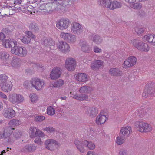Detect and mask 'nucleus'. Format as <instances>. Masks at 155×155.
<instances>
[{
	"label": "nucleus",
	"instance_id": "1",
	"mask_svg": "<svg viewBox=\"0 0 155 155\" xmlns=\"http://www.w3.org/2000/svg\"><path fill=\"white\" fill-rule=\"evenodd\" d=\"M130 43L142 52H147L150 50V46L147 43L138 39H132L130 40Z\"/></svg>",
	"mask_w": 155,
	"mask_h": 155
},
{
	"label": "nucleus",
	"instance_id": "2",
	"mask_svg": "<svg viewBox=\"0 0 155 155\" xmlns=\"http://www.w3.org/2000/svg\"><path fill=\"white\" fill-rule=\"evenodd\" d=\"M134 126L137 131L142 133H150L153 130V127L150 124L142 120L136 121Z\"/></svg>",
	"mask_w": 155,
	"mask_h": 155
},
{
	"label": "nucleus",
	"instance_id": "3",
	"mask_svg": "<svg viewBox=\"0 0 155 155\" xmlns=\"http://www.w3.org/2000/svg\"><path fill=\"white\" fill-rule=\"evenodd\" d=\"M9 101L12 104L16 105L23 102L25 98L23 96L20 94L15 93L9 94L8 97Z\"/></svg>",
	"mask_w": 155,
	"mask_h": 155
},
{
	"label": "nucleus",
	"instance_id": "4",
	"mask_svg": "<svg viewBox=\"0 0 155 155\" xmlns=\"http://www.w3.org/2000/svg\"><path fill=\"white\" fill-rule=\"evenodd\" d=\"M45 148L50 151H54L58 148L60 146L59 143L53 139H48L44 142Z\"/></svg>",
	"mask_w": 155,
	"mask_h": 155
},
{
	"label": "nucleus",
	"instance_id": "5",
	"mask_svg": "<svg viewBox=\"0 0 155 155\" xmlns=\"http://www.w3.org/2000/svg\"><path fill=\"white\" fill-rule=\"evenodd\" d=\"M31 86L36 90H41L45 85L44 81L36 77L32 78L31 80Z\"/></svg>",
	"mask_w": 155,
	"mask_h": 155
},
{
	"label": "nucleus",
	"instance_id": "6",
	"mask_svg": "<svg viewBox=\"0 0 155 155\" xmlns=\"http://www.w3.org/2000/svg\"><path fill=\"white\" fill-rule=\"evenodd\" d=\"M70 20L67 18H61L56 22V27L60 30H63L67 29L70 24Z\"/></svg>",
	"mask_w": 155,
	"mask_h": 155
},
{
	"label": "nucleus",
	"instance_id": "7",
	"mask_svg": "<svg viewBox=\"0 0 155 155\" xmlns=\"http://www.w3.org/2000/svg\"><path fill=\"white\" fill-rule=\"evenodd\" d=\"M137 61V58L134 56H130L126 59L122 64L125 69L129 68L135 65Z\"/></svg>",
	"mask_w": 155,
	"mask_h": 155
},
{
	"label": "nucleus",
	"instance_id": "8",
	"mask_svg": "<svg viewBox=\"0 0 155 155\" xmlns=\"http://www.w3.org/2000/svg\"><path fill=\"white\" fill-rule=\"evenodd\" d=\"M76 66V60L72 58H67L65 62V67L69 71H72L75 68Z\"/></svg>",
	"mask_w": 155,
	"mask_h": 155
},
{
	"label": "nucleus",
	"instance_id": "9",
	"mask_svg": "<svg viewBox=\"0 0 155 155\" xmlns=\"http://www.w3.org/2000/svg\"><path fill=\"white\" fill-rule=\"evenodd\" d=\"M61 73V70L60 67H54L50 72L49 78L52 80L58 79L60 78Z\"/></svg>",
	"mask_w": 155,
	"mask_h": 155
},
{
	"label": "nucleus",
	"instance_id": "10",
	"mask_svg": "<svg viewBox=\"0 0 155 155\" xmlns=\"http://www.w3.org/2000/svg\"><path fill=\"white\" fill-rule=\"evenodd\" d=\"M71 29L72 33L78 35H80L83 31V28L81 25L77 22L72 23Z\"/></svg>",
	"mask_w": 155,
	"mask_h": 155
},
{
	"label": "nucleus",
	"instance_id": "11",
	"mask_svg": "<svg viewBox=\"0 0 155 155\" xmlns=\"http://www.w3.org/2000/svg\"><path fill=\"white\" fill-rule=\"evenodd\" d=\"M74 143L78 150L81 153H84L86 151V140L81 141L76 140Z\"/></svg>",
	"mask_w": 155,
	"mask_h": 155
},
{
	"label": "nucleus",
	"instance_id": "12",
	"mask_svg": "<svg viewBox=\"0 0 155 155\" xmlns=\"http://www.w3.org/2000/svg\"><path fill=\"white\" fill-rule=\"evenodd\" d=\"M2 114L5 118L11 119L15 116L16 113L12 108L7 107L4 109Z\"/></svg>",
	"mask_w": 155,
	"mask_h": 155
},
{
	"label": "nucleus",
	"instance_id": "13",
	"mask_svg": "<svg viewBox=\"0 0 155 155\" xmlns=\"http://www.w3.org/2000/svg\"><path fill=\"white\" fill-rule=\"evenodd\" d=\"M57 48L59 51L64 53H68L70 51V46L67 42L64 41L59 42L58 44Z\"/></svg>",
	"mask_w": 155,
	"mask_h": 155
},
{
	"label": "nucleus",
	"instance_id": "14",
	"mask_svg": "<svg viewBox=\"0 0 155 155\" xmlns=\"http://www.w3.org/2000/svg\"><path fill=\"white\" fill-rule=\"evenodd\" d=\"M155 91V83L151 82L146 85L143 96H146L149 94L153 93Z\"/></svg>",
	"mask_w": 155,
	"mask_h": 155
},
{
	"label": "nucleus",
	"instance_id": "15",
	"mask_svg": "<svg viewBox=\"0 0 155 155\" xmlns=\"http://www.w3.org/2000/svg\"><path fill=\"white\" fill-rule=\"evenodd\" d=\"M85 113L91 118H94L98 114V110L97 107L94 106L88 107L86 108Z\"/></svg>",
	"mask_w": 155,
	"mask_h": 155
},
{
	"label": "nucleus",
	"instance_id": "16",
	"mask_svg": "<svg viewBox=\"0 0 155 155\" xmlns=\"http://www.w3.org/2000/svg\"><path fill=\"white\" fill-rule=\"evenodd\" d=\"M29 133L30 137L32 138H35L39 135L42 136H44L43 132L36 127H30L29 129Z\"/></svg>",
	"mask_w": 155,
	"mask_h": 155
},
{
	"label": "nucleus",
	"instance_id": "17",
	"mask_svg": "<svg viewBox=\"0 0 155 155\" xmlns=\"http://www.w3.org/2000/svg\"><path fill=\"white\" fill-rule=\"evenodd\" d=\"M143 41H146L150 45L155 46V34H148L142 37Z\"/></svg>",
	"mask_w": 155,
	"mask_h": 155
},
{
	"label": "nucleus",
	"instance_id": "18",
	"mask_svg": "<svg viewBox=\"0 0 155 155\" xmlns=\"http://www.w3.org/2000/svg\"><path fill=\"white\" fill-rule=\"evenodd\" d=\"M98 2L101 6L110 10H114V1L111 0H98Z\"/></svg>",
	"mask_w": 155,
	"mask_h": 155
},
{
	"label": "nucleus",
	"instance_id": "19",
	"mask_svg": "<svg viewBox=\"0 0 155 155\" xmlns=\"http://www.w3.org/2000/svg\"><path fill=\"white\" fill-rule=\"evenodd\" d=\"M2 45L7 48H11L15 45H17V42L13 39H7L3 41Z\"/></svg>",
	"mask_w": 155,
	"mask_h": 155
},
{
	"label": "nucleus",
	"instance_id": "20",
	"mask_svg": "<svg viewBox=\"0 0 155 155\" xmlns=\"http://www.w3.org/2000/svg\"><path fill=\"white\" fill-rule=\"evenodd\" d=\"M75 79L80 82H85L88 81L89 76L86 73H80L74 76Z\"/></svg>",
	"mask_w": 155,
	"mask_h": 155
},
{
	"label": "nucleus",
	"instance_id": "21",
	"mask_svg": "<svg viewBox=\"0 0 155 155\" xmlns=\"http://www.w3.org/2000/svg\"><path fill=\"white\" fill-rule=\"evenodd\" d=\"M13 85L12 82L8 81L1 86L2 90L4 92L8 93L12 89Z\"/></svg>",
	"mask_w": 155,
	"mask_h": 155
},
{
	"label": "nucleus",
	"instance_id": "22",
	"mask_svg": "<svg viewBox=\"0 0 155 155\" xmlns=\"http://www.w3.org/2000/svg\"><path fill=\"white\" fill-rule=\"evenodd\" d=\"M109 74L113 77L120 76L122 74V71L116 68H112L109 70Z\"/></svg>",
	"mask_w": 155,
	"mask_h": 155
},
{
	"label": "nucleus",
	"instance_id": "23",
	"mask_svg": "<svg viewBox=\"0 0 155 155\" xmlns=\"http://www.w3.org/2000/svg\"><path fill=\"white\" fill-rule=\"evenodd\" d=\"M132 131L131 127L127 125L121 127L120 131V134H122L124 136H128L131 133Z\"/></svg>",
	"mask_w": 155,
	"mask_h": 155
},
{
	"label": "nucleus",
	"instance_id": "24",
	"mask_svg": "<svg viewBox=\"0 0 155 155\" xmlns=\"http://www.w3.org/2000/svg\"><path fill=\"white\" fill-rule=\"evenodd\" d=\"M81 50L84 53H89L91 50V48L89 43L86 41H82L80 42Z\"/></svg>",
	"mask_w": 155,
	"mask_h": 155
},
{
	"label": "nucleus",
	"instance_id": "25",
	"mask_svg": "<svg viewBox=\"0 0 155 155\" xmlns=\"http://www.w3.org/2000/svg\"><path fill=\"white\" fill-rule=\"evenodd\" d=\"M107 117L106 116L102 114H99L96 117V123L98 125H101L104 123L106 121Z\"/></svg>",
	"mask_w": 155,
	"mask_h": 155
},
{
	"label": "nucleus",
	"instance_id": "26",
	"mask_svg": "<svg viewBox=\"0 0 155 155\" xmlns=\"http://www.w3.org/2000/svg\"><path fill=\"white\" fill-rule=\"evenodd\" d=\"M36 149V147L32 144H28L24 147L21 150L24 152H30L34 151Z\"/></svg>",
	"mask_w": 155,
	"mask_h": 155
},
{
	"label": "nucleus",
	"instance_id": "27",
	"mask_svg": "<svg viewBox=\"0 0 155 155\" xmlns=\"http://www.w3.org/2000/svg\"><path fill=\"white\" fill-rule=\"evenodd\" d=\"M9 57V54L7 52H4L0 53V58L5 64H8V61Z\"/></svg>",
	"mask_w": 155,
	"mask_h": 155
},
{
	"label": "nucleus",
	"instance_id": "28",
	"mask_svg": "<svg viewBox=\"0 0 155 155\" xmlns=\"http://www.w3.org/2000/svg\"><path fill=\"white\" fill-rule=\"evenodd\" d=\"M21 124V121L17 119H13L11 120L8 123L9 127L15 128V126L19 125Z\"/></svg>",
	"mask_w": 155,
	"mask_h": 155
},
{
	"label": "nucleus",
	"instance_id": "29",
	"mask_svg": "<svg viewBox=\"0 0 155 155\" xmlns=\"http://www.w3.org/2000/svg\"><path fill=\"white\" fill-rule=\"evenodd\" d=\"M92 91V89L89 87L84 86L80 87L79 91L81 93L89 94Z\"/></svg>",
	"mask_w": 155,
	"mask_h": 155
},
{
	"label": "nucleus",
	"instance_id": "30",
	"mask_svg": "<svg viewBox=\"0 0 155 155\" xmlns=\"http://www.w3.org/2000/svg\"><path fill=\"white\" fill-rule=\"evenodd\" d=\"M29 97L31 102L33 104L37 103L39 100V97L35 93H31L29 95Z\"/></svg>",
	"mask_w": 155,
	"mask_h": 155
},
{
	"label": "nucleus",
	"instance_id": "31",
	"mask_svg": "<svg viewBox=\"0 0 155 155\" xmlns=\"http://www.w3.org/2000/svg\"><path fill=\"white\" fill-rule=\"evenodd\" d=\"M14 129L15 128L8 127L5 130L3 134V137L4 138H6L9 137L12 130Z\"/></svg>",
	"mask_w": 155,
	"mask_h": 155
},
{
	"label": "nucleus",
	"instance_id": "32",
	"mask_svg": "<svg viewBox=\"0 0 155 155\" xmlns=\"http://www.w3.org/2000/svg\"><path fill=\"white\" fill-rule=\"evenodd\" d=\"M69 36L66 41L70 44L74 43L76 41V36L74 35L71 33L70 34Z\"/></svg>",
	"mask_w": 155,
	"mask_h": 155
},
{
	"label": "nucleus",
	"instance_id": "33",
	"mask_svg": "<svg viewBox=\"0 0 155 155\" xmlns=\"http://www.w3.org/2000/svg\"><path fill=\"white\" fill-rule=\"evenodd\" d=\"M86 148L89 150H94L95 147L96 146L94 143L91 141L86 140Z\"/></svg>",
	"mask_w": 155,
	"mask_h": 155
},
{
	"label": "nucleus",
	"instance_id": "34",
	"mask_svg": "<svg viewBox=\"0 0 155 155\" xmlns=\"http://www.w3.org/2000/svg\"><path fill=\"white\" fill-rule=\"evenodd\" d=\"M46 113L48 116H53L55 113V110L52 107L49 106L47 107Z\"/></svg>",
	"mask_w": 155,
	"mask_h": 155
},
{
	"label": "nucleus",
	"instance_id": "35",
	"mask_svg": "<svg viewBox=\"0 0 155 155\" xmlns=\"http://www.w3.org/2000/svg\"><path fill=\"white\" fill-rule=\"evenodd\" d=\"M15 45L11 49V52L12 54L18 56L19 53L20 47V46H18Z\"/></svg>",
	"mask_w": 155,
	"mask_h": 155
},
{
	"label": "nucleus",
	"instance_id": "36",
	"mask_svg": "<svg viewBox=\"0 0 155 155\" xmlns=\"http://www.w3.org/2000/svg\"><path fill=\"white\" fill-rule=\"evenodd\" d=\"M21 41L25 44H28L31 41L30 38L26 35L21 37Z\"/></svg>",
	"mask_w": 155,
	"mask_h": 155
},
{
	"label": "nucleus",
	"instance_id": "37",
	"mask_svg": "<svg viewBox=\"0 0 155 155\" xmlns=\"http://www.w3.org/2000/svg\"><path fill=\"white\" fill-rule=\"evenodd\" d=\"M19 56L23 57L26 56L27 53V52L26 48L20 46L19 49Z\"/></svg>",
	"mask_w": 155,
	"mask_h": 155
},
{
	"label": "nucleus",
	"instance_id": "38",
	"mask_svg": "<svg viewBox=\"0 0 155 155\" xmlns=\"http://www.w3.org/2000/svg\"><path fill=\"white\" fill-rule=\"evenodd\" d=\"M130 6L131 8L135 9H140L142 7L141 4L137 2L136 1L134 3L130 4Z\"/></svg>",
	"mask_w": 155,
	"mask_h": 155
},
{
	"label": "nucleus",
	"instance_id": "39",
	"mask_svg": "<svg viewBox=\"0 0 155 155\" xmlns=\"http://www.w3.org/2000/svg\"><path fill=\"white\" fill-rule=\"evenodd\" d=\"M8 77L5 74L0 75V85L8 81Z\"/></svg>",
	"mask_w": 155,
	"mask_h": 155
},
{
	"label": "nucleus",
	"instance_id": "40",
	"mask_svg": "<svg viewBox=\"0 0 155 155\" xmlns=\"http://www.w3.org/2000/svg\"><path fill=\"white\" fill-rule=\"evenodd\" d=\"M124 140L122 137L120 135L116 137L115 142L117 145H121L124 143Z\"/></svg>",
	"mask_w": 155,
	"mask_h": 155
},
{
	"label": "nucleus",
	"instance_id": "41",
	"mask_svg": "<svg viewBox=\"0 0 155 155\" xmlns=\"http://www.w3.org/2000/svg\"><path fill=\"white\" fill-rule=\"evenodd\" d=\"M57 88L61 87L65 84L64 81L62 79H59L56 81Z\"/></svg>",
	"mask_w": 155,
	"mask_h": 155
},
{
	"label": "nucleus",
	"instance_id": "42",
	"mask_svg": "<svg viewBox=\"0 0 155 155\" xmlns=\"http://www.w3.org/2000/svg\"><path fill=\"white\" fill-rule=\"evenodd\" d=\"M30 29L35 32L37 31L38 30V28L37 25L34 23H31L29 25Z\"/></svg>",
	"mask_w": 155,
	"mask_h": 155
},
{
	"label": "nucleus",
	"instance_id": "43",
	"mask_svg": "<svg viewBox=\"0 0 155 155\" xmlns=\"http://www.w3.org/2000/svg\"><path fill=\"white\" fill-rule=\"evenodd\" d=\"M70 34L68 33L62 32L60 34V37L62 39L67 41L68 36H69Z\"/></svg>",
	"mask_w": 155,
	"mask_h": 155
},
{
	"label": "nucleus",
	"instance_id": "44",
	"mask_svg": "<svg viewBox=\"0 0 155 155\" xmlns=\"http://www.w3.org/2000/svg\"><path fill=\"white\" fill-rule=\"evenodd\" d=\"M42 130L46 131L49 133H53L55 131V128L52 127H49L43 128Z\"/></svg>",
	"mask_w": 155,
	"mask_h": 155
},
{
	"label": "nucleus",
	"instance_id": "45",
	"mask_svg": "<svg viewBox=\"0 0 155 155\" xmlns=\"http://www.w3.org/2000/svg\"><path fill=\"white\" fill-rule=\"evenodd\" d=\"M70 94L71 97L73 99L79 101L81 94H78L74 92H71Z\"/></svg>",
	"mask_w": 155,
	"mask_h": 155
},
{
	"label": "nucleus",
	"instance_id": "46",
	"mask_svg": "<svg viewBox=\"0 0 155 155\" xmlns=\"http://www.w3.org/2000/svg\"><path fill=\"white\" fill-rule=\"evenodd\" d=\"M102 38L98 36H95L93 39V41L97 45L101 44L102 42Z\"/></svg>",
	"mask_w": 155,
	"mask_h": 155
},
{
	"label": "nucleus",
	"instance_id": "47",
	"mask_svg": "<svg viewBox=\"0 0 155 155\" xmlns=\"http://www.w3.org/2000/svg\"><path fill=\"white\" fill-rule=\"evenodd\" d=\"M135 31L137 34L140 35L144 32V30L142 27H137L135 29Z\"/></svg>",
	"mask_w": 155,
	"mask_h": 155
},
{
	"label": "nucleus",
	"instance_id": "48",
	"mask_svg": "<svg viewBox=\"0 0 155 155\" xmlns=\"http://www.w3.org/2000/svg\"><path fill=\"white\" fill-rule=\"evenodd\" d=\"M31 80L30 81H25L24 82L23 84V86L24 87L28 89H29L31 88Z\"/></svg>",
	"mask_w": 155,
	"mask_h": 155
},
{
	"label": "nucleus",
	"instance_id": "49",
	"mask_svg": "<svg viewBox=\"0 0 155 155\" xmlns=\"http://www.w3.org/2000/svg\"><path fill=\"white\" fill-rule=\"evenodd\" d=\"M122 6L121 3L117 1H114V10L119 8L121 7Z\"/></svg>",
	"mask_w": 155,
	"mask_h": 155
},
{
	"label": "nucleus",
	"instance_id": "50",
	"mask_svg": "<svg viewBox=\"0 0 155 155\" xmlns=\"http://www.w3.org/2000/svg\"><path fill=\"white\" fill-rule=\"evenodd\" d=\"M88 96L85 94H81L79 101H84L87 100L88 99Z\"/></svg>",
	"mask_w": 155,
	"mask_h": 155
},
{
	"label": "nucleus",
	"instance_id": "51",
	"mask_svg": "<svg viewBox=\"0 0 155 155\" xmlns=\"http://www.w3.org/2000/svg\"><path fill=\"white\" fill-rule=\"evenodd\" d=\"M34 142L39 145H41L43 143V141L41 140V138L39 137H37L35 139Z\"/></svg>",
	"mask_w": 155,
	"mask_h": 155
},
{
	"label": "nucleus",
	"instance_id": "52",
	"mask_svg": "<svg viewBox=\"0 0 155 155\" xmlns=\"http://www.w3.org/2000/svg\"><path fill=\"white\" fill-rule=\"evenodd\" d=\"M18 60L17 59L13 58L11 62V64L13 67H15L18 64Z\"/></svg>",
	"mask_w": 155,
	"mask_h": 155
},
{
	"label": "nucleus",
	"instance_id": "53",
	"mask_svg": "<svg viewBox=\"0 0 155 155\" xmlns=\"http://www.w3.org/2000/svg\"><path fill=\"white\" fill-rule=\"evenodd\" d=\"M96 63L97 67V69H99L101 66L103 65L104 62L101 60H95Z\"/></svg>",
	"mask_w": 155,
	"mask_h": 155
},
{
	"label": "nucleus",
	"instance_id": "54",
	"mask_svg": "<svg viewBox=\"0 0 155 155\" xmlns=\"http://www.w3.org/2000/svg\"><path fill=\"white\" fill-rule=\"evenodd\" d=\"M45 117L43 116H38L35 117V120L38 122H41L45 120Z\"/></svg>",
	"mask_w": 155,
	"mask_h": 155
},
{
	"label": "nucleus",
	"instance_id": "55",
	"mask_svg": "<svg viewBox=\"0 0 155 155\" xmlns=\"http://www.w3.org/2000/svg\"><path fill=\"white\" fill-rule=\"evenodd\" d=\"M21 135V133L18 131H16L13 134L14 137L16 139L20 137Z\"/></svg>",
	"mask_w": 155,
	"mask_h": 155
},
{
	"label": "nucleus",
	"instance_id": "56",
	"mask_svg": "<svg viewBox=\"0 0 155 155\" xmlns=\"http://www.w3.org/2000/svg\"><path fill=\"white\" fill-rule=\"evenodd\" d=\"M93 51L96 53H99L102 52V50L97 46H95L94 47Z\"/></svg>",
	"mask_w": 155,
	"mask_h": 155
},
{
	"label": "nucleus",
	"instance_id": "57",
	"mask_svg": "<svg viewBox=\"0 0 155 155\" xmlns=\"http://www.w3.org/2000/svg\"><path fill=\"white\" fill-rule=\"evenodd\" d=\"M91 68L93 70H96L97 69V67L96 63L95 60H94L91 63Z\"/></svg>",
	"mask_w": 155,
	"mask_h": 155
},
{
	"label": "nucleus",
	"instance_id": "58",
	"mask_svg": "<svg viewBox=\"0 0 155 155\" xmlns=\"http://www.w3.org/2000/svg\"><path fill=\"white\" fill-rule=\"evenodd\" d=\"M25 34L30 38H31L32 39H35L36 38L35 36L30 31H26L25 32Z\"/></svg>",
	"mask_w": 155,
	"mask_h": 155
},
{
	"label": "nucleus",
	"instance_id": "59",
	"mask_svg": "<svg viewBox=\"0 0 155 155\" xmlns=\"http://www.w3.org/2000/svg\"><path fill=\"white\" fill-rule=\"evenodd\" d=\"M48 47L50 48H52V47L55 45L54 41L51 39H48Z\"/></svg>",
	"mask_w": 155,
	"mask_h": 155
},
{
	"label": "nucleus",
	"instance_id": "60",
	"mask_svg": "<svg viewBox=\"0 0 155 155\" xmlns=\"http://www.w3.org/2000/svg\"><path fill=\"white\" fill-rule=\"evenodd\" d=\"M0 97L6 100H7L8 99L7 96L5 94L2 92H0Z\"/></svg>",
	"mask_w": 155,
	"mask_h": 155
},
{
	"label": "nucleus",
	"instance_id": "61",
	"mask_svg": "<svg viewBox=\"0 0 155 155\" xmlns=\"http://www.w3.org/2000/svg\"><path fill=\"white\" fill-rule=\"evenodd\" d=\"M43 45L47 47H48V39H45L43 42Z\"/></svg>",
	"mask_w": 155,
	"mask_h": 155
},
{
	"label": "nucleus",
	"instance_id": "62",
	"mask_svg": "<svg viewBox=\"0 0 155 155\" xmlns=\"http://www.w3.org/2000/svg\"><path fill=\"white\" fill-rule=\"evenodd\" d=\"M87 155H99L97 153L92 151H88Z\"/></svg>",
	"mask_w": 155,
	"mask_h": 155
},
{
	"label": "nucleus",
	"instance_id": "63",
	"mask_svg": "<svg viewBox=\"0 0 155 155\" xmlns=\"http://www.w3.org/2000/svg\"><path fill=\"white\" fill-rule=\"evenodd\" d=\"M119 155H127V151L125 150H121L119 152Z\"/></svg>",
	"mask_w": 155,
	"mask_h": 155
},
{
	"label": "nucleus",
	"instance_id": "64",
	"mask_svg": "<svg viewBox=\"0 0 155 155\" xmlns=\"http://www.w3.org/2000/svg\"><path fill=\"white\" fill-rule=\"evenodd\" d=\"M56 81L52 82L50 83V86L52 87L57 88L56 87Z\"/></svg>",
	"mask_w": 155,
	"mask_h": 155
}]
</instances>
